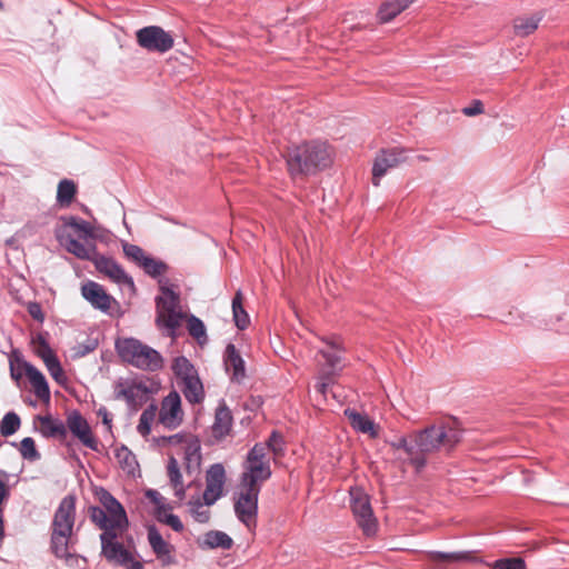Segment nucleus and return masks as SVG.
<instances>
[{"label": "nucleus", "instance_id": "f257e3e1", "mask_svg": "<svg viewBox=\"0 0 569 569\" xmlns=\"http://www.w3.org/2000/svg\"><path fill=\"white\" fill-rule=\"evenodd\" d=\"M62 221L63 223L56 229V238L69 253L82 260L93 261L97 270L111 281L130 289L134 288L132 278L120 264L97 253L93 228L88 221L76 217L63 218Z\"/></svg>", "mask_w": 569, "mask_h": 569}, {"label": "nucleus", "instance_id": "f03ea898", "mask_svg": "<svg viewBox=\"0 0 569 569\" xmlns=\"http://www.w3.org/2000/svg\"><path fill=\"white\" fill-rule=\"evenodd\" d=\"M271 467L263 446H253L242 463V472L233 492V510L238 520L250 532L258 522V499L264 481L271 477Z\"/></svg>", "mask_w": 569, "mask_h": 569}, {"label": "nucleus", "instance_id": "7ed1b4c3", "mask_svg": "<svg viewBox=\"0 0 569 569\" xmlns=\"http://www.w3.org/2000/svg\"><path fill=\"white\" fill-rule=\"evenodd\" d=\"M332 161V150L321 141L306 142L289 150L287 166L292 177L313 173Z\"/></svg>", "mask_w": 569, "mask_h": 569}, {"label": "nucleus", "instance_id": "20e7f679", "mask_svg": "<svg viewBox=\"0 0 569 569\" xmlns=\"http://www.w3.org/2000/svg\"><path fill=\"white\" fill-rule=\"evenodd\" d=\"M76 520V498L66 496L59 503L52 520L51 548L57 557L68 556V545Z\"/></svg>", "mask_w": 569, "mask_h": 569}, {"label": "nucleus", "instance_id": "39448f33", "mask_svg": "<svg viewBox=\"0 0 569 569\" xmlns=\"http://www.w3.org/2000/svg\"><path fill=\"white\" fill-rule=\"evenodd\" d=\"M120 358L141 370L157 371L162 368L163 359L153 348L134 338H123L116 342Z\"/></svg>", "mask_w": 569, "mask_h": 569}, {"label": "nucleus", "instance_id": "423d86ee", "mask_svg": "<svg viewBox=\"0 0 569 569\" xmlns=\"http://www.w3.org/2000/svg\"><path fill=\"white\" fill-rule=\"evenodd\" d=\"M99 501L103 508H90L92 522L101 530L127 531L129 522L122 505L104 489L99 493Z\"/></svg>", "mask_w": 569, "mask_h": 569}, {"label": "nucleus", "instance_id": "0eeeda50", "mask_svg": "<svg viewBox=\"0 0 569 569\" xmlns=\"http://www.w3.org/2000/svg\"><path fill=\"white\" fill-rule=\"evenodd\" d=\"M160 291L161 296L156 298V321L159 327L168 330V335L170 337L174 338L176 330L181 326L186 318L180 306V296L172 286L161 284Z\"/></svg>", "mask_w": 569, "mask_h": 569}, {"label": "nucleus", "instance_id": "6e6552de", "mask_svg": "<svg viewBox=\"0 0 569 569\" xmlns=\"http://www.w3.org/2000/svg\"><path fill=\"white\" fill-rule=\"evenodd\" d=\"M320 339L327 346L325 349L319 351L326 360V363L317 375V383L315 388L318 393L326 398L329 386L333 383V377L339 370H341L340 363L345 348L340 337L338 336L321 337Z\"/></svg>", "mask_w": 569, "mask_h": 569}, {"label": "nucleus", "instance_id": "1a4fd4ad", "mask_svg": "<svg viewBox=\"0 0 569 569\" xmlns=\"http://www.w3.org/2000/svg\"><path fill=\"white\" fill-rule=\"evenodd\" d=\"M126 531L102 530L100 535L101 555L110 563L124 569H143V565L120 539Z\"/></svg>", "mask_w": 569, "mask_h": 569}, {"label": "nucleus", "instance_id": "9d476101", "mask_svg": "<svg viewBox=\"0 0 569 569\" xmlns=\"http://www.w3.org/2000/svg\"><path fill=\"white\" fill-rule=\"evenodd\" d=\"M350 507L358 526L367 536H372L377 531V519L373 516L369 496L362 488L355 487L350 489Z\"/></svg>", "mask_w": 569, "mask_h": 569}, {"label": "nucleus", "instance_id": "9b49d317", "mask_svg": "<svg viewBox=\"0 0 569 569\" xmlns=\"http://www.w3.org/2000/svg\"><path fill=\"white\" fill-rule=\"evenodd\" d=\"M161 446L179 447L183 451L187 472L198 470L201 461L200 441L192 433H176L159 439Z\"/></svg>", "mask_w": 569, "mask_h": 569}, {"label": "nucleus", "instance_id": "f8f14e48", "mask_svg": "<svg viewBox=\"0 0 569 569\" xmlns=\"http://www.w3.org/2000/svg\"><path fill=\"white\" fill-rule=\"evenodd\" d=\"M11 378L19 381L23 376H27L34 395L42 401L49 402L50 389L48 382L40 370L31 363L17 359L10 360Z\"/></svg>", "mask_w": 569, "mask_h": 569}, {"label": "nucleus", "instance_id": "ddd939ff", "mask_svg": "<svg viewBox=\"0 0 569 569\" xmlns=\"http://www.w3.org/2000/svg\"><path fill=\"white\" fill-rule=\"evenodd\" d=\"M158 422L166 429L174 430L179 428L184 420V411L180 395L172 390L160 402L158 408Z\"/></svg>", "mask_w": 569, "mask_h": 569}, {"label": "nucleus", "instance_id": "4468645a", "mask_svg": "<svg viewBox=\"0 0 569 569\" xmlns=\"http://www.w3.org/2000/svg\"><path fill=\"white\" fill-rule=\"evenodd\" d=\"M407 150L403 148H390L381 150L372 166V183L378 187L380 179L388 172V170L397 168L408 159Z\"/></svg>", "mask_w": 569, "mask_h": 569}, {"label": "nucleus", "instance_id": "2eb2a0df", "mask_svg": "<svg viewBox=\"0 0 569 569\" xmlns=\"http://www.w3.org/2000/svg\"><path fill=\"white\" fill-rule=\"evenodd\" d=\"M137 41L148 51L167 52L173 47V38L162 28L150 26L137 32Z\"/></svg>", "mask_w": 569, "mask_h": 569}, {"label": "nucleus", "instance_id": "dca6fc26", "mask_svg": "<svg viewBox=\"0 0 569 569\" xmlns=\"http://www.w3.org/2000/svg\"><path fill=\"white\" fill-rule=\"evenodd\" d=\"M148 392V387L136 379H119L114 383V398L124 400L130 407L142 405Z\"/></svg>", "mask_w": 569, "mask_h": 569}, {"label": "nucleus", "instance_id": "f3484780", "mask_svg": "<svg viewBox=\"0 0 569 569\" xmlns=\"http://www.w3.org/2000/svg\"><path fill=\"white\" fill-rule=\"evenodd\" d=\"M67 431L69 430L84 447L91 450H98V440L93 436L87 419L77 410L71 411L66 421Z\"/></svg>", "mask_w": 569, "mask_h": 569}, {"label": "nucleus", "instance_id": "a211bd4d", "mask_svg": "<svg viewBox=\"0 0 569 569\" xmlns=\"http://www.w3.org/2000/svg\"><path fill=\"white\" fill-rule=\"evenodd\" d=\"M397 459L403 460L420 472L427 465V459L418 455L416 443H410L406 437H399L389 442Z\"/></svg>", "mask_w": 569, "mask_h": 569}, {"label": "nucleus", "instance_id": "6ab92c4d", "mask_svg": "<svg viewBox=\"0 0 569 569\" xmlns=\"http://www.w3.org/2000/svg\"><path fill=\"white\" fill-rule=\"evenodd\" d=\"M226 482V471L222 465H212L207 471L206 489L203 492L204 505H213L222 495Z\"/></svg>", "mask_w": 569, "mask_h": 569}, {"label": "nucleus", "instance_id": "aec40b11", "mask_svg": "<svg viewBox=\"0 0 569 569\" xmlns=\"http://www.w3.org/2000/svg\"><path fill=\"white\" fill-rule=\"evenodd\" d=\"M438 450L451 451L462 438V431L456 420L433 425Z\"/></svg>", "mask_w": 569, "mask_h": 569}, {"label": "nucleus", "instance_id": "412c9836", "mask_svg": "<svg viewBox=\"0 0 569 569\" xmlns=\"http://www.w3.org/2000/svg\"><path fill=\"white\" fill-rule=\"evenodd\" d=\"M148 542L161 566L168 567L176 563L174 547L163 539L156 527L148 528Z\"/></svg>", "mask_w": 569, "mask_h": 569}, {"label": "nucleus", "instance_id": "4be33fe9", "mask_svg": "<svg viewBox=\"0 0 569 569\" xmlns=\"http://www.w3.org/2000/svg\"><path fill=\"white\" fill-rule=\"evenodd\" d=\"M81 295L93 308L103 312H108L116 305L114 298L108 295L104 288L94 281L83 283Z\"/></svg>", "mask_w": 569, "mask_h": 569}, {"label": "nucleus", "instance_id": "5701e85b", "mask_svg": "<svg viewBox=\"0 0 569 569\" xmlns=\"http://www.w3.org/2000/svg\"><path fill=\"white\" fill-rule=\"evenodd\" d=\"M34 352L43 360L49 373L56 381L60 382L62 379H64L63 370L58 358L56 357L50 346L41 337H39L38 341L36 342Z\"/></svg>", "mask_w": 569, "mask_h": 569}, {"label": "nucleus", "instance_id": "b1692460", "mask_svg": "<svg viewBox=\"0 0 569 569\" xmlns=\"http://www.w3.org/2000/svg\"><path fill=\"white\" fill-rule=\"evenodd\" d=\"M224 366L228 372L231 373L233 381L240 382L246 377L244 361L236 349L234 345L229 343L224 351Z\"/></svg>", "mask_w": 569, "mask_h": 569}, {"label": "nucleus", "instance_id": "393cba45", "mask_svg": "<svg viewBox=\"0 0 569 569\" xmlns=\"http://www.w3.org/2000/svg\"><path fill=\"white\" fill-rule=\"evenodd\" d=\"M345 416L356 431L367 433L371 438L378 437V427L367 415L348 408L345 410Z\"/></svg>", "mask_w": 569, "mask_h": 569}, {"label": "nucleus", "instance_id": "a878e982", "mask_svg": "<svg viewBox=\"0 0 569 569\" xmlns=\"http://www.w3.org/2000/svg\"><path fill=\"white\" fill-rule=\"evenodd\" d=\"M436 439L437 436L433 431V425L416 432L412 437V441L416 443L418 455L427 459L428 455L438 452Z\"/></svg>", "mask_w": 569, "mask_h": 569}, {"label": "nucleus", "instance_id": "bb28decb", "mask_svg": "<svg viewBox=\"0 0 569 569\" xmlns=\"http://www.w3.org/2000/svg\"><path fill=\"white\" fill-rule=\"evenodd\" d=\"M39 430L46 438H59L63 440L67 437L66 423L51 416H38Z\"/></svg>", "mask_w": 569, "mask_h": 569}, {"label": "nucleus", "instance_id": "cd10ccee", "mask_svg": "<svg viewBox=\"0 0 569 569\" xmlns=\"http://www.w3.org/2000/svg\"><path fill=\"white\" fill-rule=\"evenodd\" d=\"M232 421L231 411L224 403H221L216 410L214 422L211 427L214 438L221 439L229 435Z\"/></svg>", "mask_w": 569, "mask_h": 569}, {"label": "nucleus", "instance_id": "c85d7f7f", "mask_svg": "<svg viewBox=\"0 0 569 569\" xmlns=\"http://www.w3.org/2000/svg\"><path fill=\"white\" fill-rule=\"evenodd\" d=\"M415 0H390L383 2L378 12L377 18L380 23H387L395 19L398 14H400L402 11H405L407 8H409L410 4H412Z\"/></svg>", "mask_w": 569, "mask_h": 569}, {"label": "nucleus", "instance_id": "c756f323", "mask_svg": "<svg viewBox=\"0 0 569 569\" xmlns=\"http://www.w3.org/2000/svg\"><path fill=\"white\" fill-rule=\"evenodd\" d=\"M167 476L170 486L173 489L174 496L181 501L186 498V486L182 480V475L178 460L173 456H169L167 463Z\"/></svg>", "mask_w": 569, "mask_h": 569}, {"label": "nucleus", "instance_id": "7c9ffc66", "mask_svg": "<svg viewBox=\"0 0 569 569\" xmlns=\"http://www.w3.org/2000/svg\"><path fill=\"white\" fill-rule=\"evenodd\" d=\"M541 20L542 16L540 13L517 17L512 23L515 36L525 38L532 34L538 29Z\"/></svg>", "mask_w": 569, "mask_h": 569}, {"label": "nucleus", "instance_id": "2f4dec72", "mask_svg": "<svg viewBox=\"0 0 569 569\" xmlns=\"http://www.w3.org/2000/svg\"><path fill=\"white\" fill-rule=\"evenodd\" d=\"M181 391L184 396V398L190 403H201L204 399V390L203 385L198 377L193 379H189L188 381H184L182 383H179Z\"/></svg>", "mask_w": 569, "mask_h": 569}, {"label": "nucleus", "instance_id": "473e14b6", "mask_svg": "<svg viewBox=\"0 0 569 569\" xmlns=\"http://www.w3.org/2000/svg\"><path fill=\"white\" fill-rule=\"evenodd\" d=\"M199 545L210 549L221 548L228 550L232 547L233 541L226 532L211 530L204 533Z\"/></svg>", "mask_w": 569, "mask_h": 569}, {"label": "nucleus", "instance_id": "72a5a7b5", "mask_svg": "<svg viewBox=\"0 0 569 569\" xmlns=\"http://www.w3.org/2000/svg\"><path fill=\"white\" fill-rule=\"evenodd\" d=\"M428 558L439 567H447L451 563L467 561L471 558L469 552H440L430 551Z\"/></svg>", "mask_w": 569, "mask_h": 569}, {"label": "nucleus", "instance_id": "f704fd0d", "mask_svg": "<svg viewBox=\"0 0 569 569\" xmlns=\"http://www.w3.org/2000/svg\"><path fill=\"white\" fill-rule=\"evenodd\" d=\"M172 370L177 379L180 381L179 383L198 377V372L193 365L186 357L176 358L172 363Z\"/></svg>", "mask_w": 569, "mask_h": 569}, {"label": "nucleus", "instance_id": "c9c22d12", "mask_svg": "<svg viewBox=\"0 0 569 569\" xmlns=\"http://www.w3.org/2000/svg\"><path fill=\"white\" fill-rule=\"evenodd\" d=\"M232 313L236 326L243 330L248 327L250 320L249 316L243 309V295L238 290L232 299Z\"/></svg>", "mask_w": 569, "mask_h": 569}, {"label": "nucleus", "instance_id": "e433bc0d", "mask_svg": "<svg viewBox=\"0 0 569 569\" xmlns=\"http://www.w3.org/2000/svg\"><path fill=\"white\" fill-rule=\"evenodd\" d=\"M77 193V186L72 180L63 179L59 182L57 189V202L61 207H69Z\"/></svg>", "mask_w": 569, "mask_h": 569}, {"label": "nucleus", "instance_id": "4c0bfd02", "mask_svg": "<svg viewBox=\"0 0 569 569\" xmlns=\"http://www.w3.org/2000/svg\"><path fill=\"white\" fill-rule=\"evenodd\" d=\"M171 506H162L160 510H154L156 519L170 527L176 532L183 530V523L180 518L171 512Z\"/></svg>", "mask_w": 569, "mask_h": 569}, {"label": "nucleus", "instance_id": "58836bf2", "mask_svg": "<svg viewBox=\"0 0 569 569\" xmlns=\"http://www.w3.org/2000/svg\"><path fill=\"white\" fill-rule=\"evenodd\" d=\"M158 412V407L156 405L148 406L140 415L139 422L137 426L138 432L142 437H147L151 432V426L156 419Z\"/></svg>", "mask_w": 569, "mask_h": 569}, {"label": "nucleus", "instance_id": "ea45409f", "mask_svg": "<svg viewBox=\"0 0 569 569\" xmlns=\"http://www.w3.org/2000/svg\"><path fill=\"white\" fill-rule=\"evenodd\" d=\"M187 328L189 335L193 337L200 345L207 341L206 327L199 318L190 316L187 319Z\"/></svg>", "mask_w": 569, "mask_h": 569}, {"label": "nucleus", "instance_id": "a19ab883", "mask_svg": "<svg viewBox=\"0 0 569 569\" xmlns=\"http://www.w3.org/2000/svg\"><path fill=\"white\" fill-rule=\"evenodd\" d=\"M21 421L16 412H8L0 423V432L3 437L12 436L20 428Z\"/></svg>", "mask_w": 569, "mask_h": 569}, {"label": "nucleus", "instance_id": "79ce46f5", "mask_svg": "<svg viewBox=\"0 0 569 569\" xmlns=\"http://www.w3.org/2000/svg\"><path fill=\"white\" fill-rule=\"evenodd\" d=\"M19 451L22 458L29 461H34L40 458L34 440L31 437H26L21 440Z\"/></svg>", "mask_w": 569, "mask_h": 569}, {"label": "nucleus", "instance_id": "37998d69", "mask_svg": "<svg viewBox=\"0 0 569 569\" xmlns=\"http://www.w3.org/2000/svg\"><path fill=\"white\" fill-rule=\"evenodd\" d=\"M116 458L118 462L129 472H132L134 470V467L137 466V460L134 455L128 448L121 447L120 449H117Z\"/></svg>", "mask_w": 569, "mask_h": 569}, {"label": "nucleus", "instance_id": "c03bdc74", "mask_svg": "<svg viewBox=\"0 0 569 569\" xmlns=\"http://www.w3.org/2000/svg\"><path fill=\"white\" fill-rule=\"evenodd\" d=\"M206 506L199 500L190 502V512L193 519L200 523H207L211 517V512Z\"/></svg>", "mask_w": 569, "mask_h": 569}, {"label": "nucleus", "instance_id": "a18cd8bd", "mask_svg": "<svg viewBox=\"0 0 569 569\" xmlns=\"http://www.w3.org/2000/svg\"><path fill=\"white\" fill-rule=\"evenodd\" d=\"M140 267H142L143 270L152 277L162 274L167 269L166 263H163L162 261L156 260L150 256L146 257V259L143 260V262L141 263Z\"/></svg>", "mask_w": 569, "mask_h": 569}, {"label": "nucleus", "instance_id": "49530a36", "mask_svg": "<svg viewBox=\"0 0 569 569\" xmlns=\"http://www.w3.org/2000/svg\"><path fill=\"white\" fill-rule=\"evenodd\" d=\"M282 437L273 431L266 443H256L254 446H263L266 448V457L270 460L269 451L279 455L282 451Z\"/></svg>", "mask_w": 569, "mask_h": 569}, {"label": "nucleus", "instance_id": "de8ad7c7", "mask_svg": "<svg viewBox=\"0 0 569 569\" xmlns=\"http://www.w3.org/2000/svg\"><path fill=\"white\" fill-rule=\"evenodd\" d=\"M123 252L129 259H131L139 266H141V263L143 262V260L147 257V254L142 248H140L139 246H136V244H131V243L123 244Z\"/></svg>", "mask_w": 569, "mask_h": 569}, {"label": "nucleus", "instance_id": "09e8293b", "mask_svg": "<svg viewBox=\"0 0 569 569\" xmlns=\"http://www.w3.org/2000/svg\"><path fill=\"white\" fill-rule=\"evenodd\" d=\"M492 569H526V562L521 558H506L495 561Z\"/></svg>", "mask_w": 569, "mask_h": 569}, {"label": "nucleus", "instance_id": "8fccbe9b", "mask_svg": "<svg viewBox=\"0 0 569 569\" xmlns=\"http://www.w3.org/2000/svg\"><path fill=\"white\" fill-rule=\"evenodd\" d=\"M8 480V472H6L4 470H0V511H3L2 503L9 497V488L7 486Z\"/></svg>", "mask_w": 569, "mask_h": 569}, {"label": "nucleus", "instance_id": "3c124183", "mask_svg": "<svg viewBox=\"0 0 569 569\" xmlns=\"http://www.w3.org/2000/svg\"><path fill=\"white\" fill-rule=\"evenodd\" d=\"M462 113L467 117H473L483 113V104L480 100H473L470 106L462 109Z\"/></svg>", "mask_w": 569, "mask_h": 569}, {"label": "nucleus", "instance_id": "603ef678", "mask_svg": "<svg viewBox=\"0 0 569 569\" xmlns=\"http://www.w3.org/2000/svg\"><path fill=\"white\" fill-rule=\"evenodd\" d=\"M147 498L154 505V510H160L162 506H168L166 499L157 490H148Z\"/></svg>", "mask_w": 569, "mask_h": 569}, {"label": "nucleus", "instance_id": "864d4df0", "mask_svg": "<svg viewBox=\"0 0 569 569\" xmlns=\"http://www.w3.org/2000/svg\"><path fill=\"white\" fill-rule=\"evenodd\" d=\"M28 312L29 315L34 319V320H38V321H43V312H42V308L41 306L38 303V302H30L28 303Z\"/></svg>", "mask_w": 569, "mask_h": 569}, {"label": "nucleus", "instance_id": "5fc2aeb1", "mask_svg": "<svg viewBox=\"0 0 569 569\" xmlns=\"http://www.w3.org/2000/svg\"><path fill=\"white\" fill-rule=\"evenodd\" d=\"M98 416L101 417L103 425L108 426V428H111V418L110 413L108 412L106 407H101L98 410Z\"/></svg>", "mask_w": 569, "mask_h": 569}, {"label": "nucleus", "instance_id": "6e6d98bb", "mask_svg": "<svg viewBox=\"0 0 569 569\" xmlns=\"http://www.w3.org/2000/svg\"><path fill=\"white\" fill-rule=\"evenodd\" d=\"M418 159H419L420 161H427V160H428V158H427L426 156H419V157H418Z\"/></svg>", "mask_w": 569, "mask_h": 569}]
</instances>
